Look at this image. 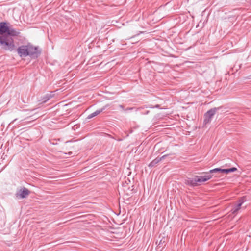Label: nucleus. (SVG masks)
I'll use <instances>...</instances> for the list:
<instances>
[{
  "mask_svg": "<svg viewBox=\"0 0 251 251\" xmlns=\"http://www.w3.org/2000/svg\"><path fill=\"white\" fill-rule=\"evenodd\" d=\"M0 46L1 49L12 51L15 47L14 40L11 37L2 36L0 37Z\"/></svg>",
  "mask_w": 251,
  "mask_h": 251,
  "instance_id": "1",
  "label": "nucleus"
},
{
  "mask_svg": "<svg viewBox=\"0 0 251 251\" xmlns=\"http://www.w3.org/2000/svg\"><path fill=\"white\" fill-rule=\"evenodd\" d=\"M30 194V191L25 187L19 190L16 193V197L18 199H24L26 198Z\"/></svg>",
  "mask_w": 251,
  "mask_h": 251,
  "instance_id": "8",
  "label": "nucleus"
},
{
  "mask_svg": "<svg viewBox=\"0 0 251 251\" xmlns=\"http://www.w3.org/2000/svg\"><path fill=\"white\" fill-rule=\"evenodd\" d=\"M237 170L236 167H232L228 169H221L220 168H216L212 170H210L209 172H207V174L209 173H225L228 174L231 172H234Z\"/></svg>",
  "mask_w": 251,
  "mask_h": 251,
  "instance_id": "4",
  "label": "nucleus"
},
{
  "mask_svg": "<svg viewBox=\"0 0 251 251\" xmlns=\"http://www.w3.org/2000/svg\"><path fill=\"white\" fill-rule=\"evenodd\" d=\"M107 106L106 105L105 106H103L102 108L100 109H98L97 110H96L95 112L90 114V115H89L88 116V117H87V119H90L97 115H98L99 114H100L101 112H102L103 110H104L107 107Z\"/></svg>",
  "mask_w": 251,
  "mask_h": 251,
  "instance_id": "11",
  "label": "nucleus"
},
{
  "mask_svg": "<svg viewBox=\"0 0 251 251\" xmlns=\"http://www.w3.org/2000/svg\"><path fill=\"white\" fill-rule=\"evenodd\" d=\"M166 155H163L161 157H157L153 160H152L149 165V167L151 168L154 166H155L157 163H158L162 159H164Z\"/></svg>",
  "mask_w": 251,
  "mask_h": 251,
  "instance_id": "13",
  "label": "nucleus"
},
{
  "mask_svg": "<svg viewBox=\"0 0 251 251\" xmlns=\"http://www.w3.org/2000/svg\"><path fill=\"white\" fill-rule=\"evenodd\" d=\"M52 97V96L50 94H47L44 98L42 99L43 102H45Z\"/></svg>",
  "mask_w": 251,
  "mask_h": 251,
  "instance_id": "14",
  "label": "nucleus"
},
{
  "mask_svg": "<svg viewBox=\"0 0 251 251\" xmlns=\"http://www.w3.org/2000/svg\"><path fill=\"white\" fill-rule=\"evenodd\" d=\"M219 109V108H213L207 111L204 115V124L206 125L210 123L212 118L215 114L216 111Z\"/></svg>",
  "mask_w": 251,
  "mask_h": 251,
  "instance_id": "3",
  "label": "nucleus"
},
{
  "mask_svg": "<svg viewBox=\"0 0 251 251\" xmlns=\"http://www.w3.org/2000/svg\"><path fill=\"white\" fill-rule=\"evenodd\" d=\"M185 183L191 187L197 186L195 176L193 178H188L185 179Z\"/></svg>",
  "mask_w": 251,
  "mask_h": 251,
  "instance_id": "12",
  "label": "nucleus"
},
{
  "mask_svg": "<svg viewBox=\"0 0 251 251\" xmlns=\"http://www.w3.org/2000/svg\"><path fill=\"white\" fill-rule=\"evenodd\" d=\"M18 54L21 57L28 56V44L19 46L17 50Z\"/></svg>",
  "mask_w": 251,
  "mask_h": 251,
  "instance_id": "6",
  "label": "nucleus"
},
{
  "mask_svg": "<svg viewBox=\"0 0 251 251\" xmlns=\"http://www.w3.org/2000/svg\"><path fill=\"white\" fill-rule=\"evenodd\" d=\"M9 23L5 22L0 23V37L2 36H6V34L8 30Z\"/></svg>",
  "mask_w": 251,
  "mask_h": 251,
  "instance_id": "9",
  "label": "nucleus"
},
{
  "mask_svg": "<svg viewBox=\"0 0 251 251\" xmlns=\"http://www.w3.org/2000/svg\"><path fill=\"white\" fill-rule=\"evenodd\" d=\"M119 107L121 108L122 109H124V106L122 105H119Z\"/></svg>",
  "mask_w": 251,
  "mask_h": 251,
  "instance_id": "16",
  "label": "nucleus"
},
{
  "mask_svg": "<svg viewBox=\"0 0 251 251\" xmlns=\"http://www.w3.org/2000/svg\"><path fill=\"white\" fill-rule=\"evenodd\" d=\"M17 119H15L13 121H12L10 124H9V126L13 123H14L15 122H16L17 121Z\"/></svg>",
  "mask_w": 251,
  "mask_h": 251,
  "instance_id": "15",
  "label": "nucleus"
},
{
  "mask_svg": "<svg viewBox=\"0 0 251 251\" xmlns=\"http://www.w3.org/2000/svg\"><path fill=\"white\" fill-rule=\"evenodd\" d=\"M28 56L32 59H36L41 54V50H38V47H34L33 45L28 44Z\"/></svg>",
  "mask_w": 251,
  "mask_h": 251,
  "instance_id": "2",
  "label": "nucleus"
},
{
  "mask_svg": "<svg viewBox=\"0 0 251 251\" xmlns=\"http://www.w3.org/2000/svg\"><path fill=\"white\" fill-rule=\"evenodd\" d=\"M246 201V199L245 197L240 198L238 201H237V203L235 204L231 211L233 214H236L239 210L241 208V206L243 204V203Z\"/></svg>",
  "mask_w": 251,
  "mask_h": 251,
  "instance_id": "7",
  "label": "nucleus"
},
{
  "mask_svg": "<svg viewBox=\"0 0 251 251\" xmlns=\"http://www.w3.org/2000/svg\"><path fill=\"white\" fill-rule=\"evenodd\" d=\"M20 34V32L19 31H17L14 28L10 27L9 26L8 31L6 34V36L8 37H13V36H17L19 35Z\"/></svg>",
  "mask_w": 251,
  "mask_h": 251,
  "instance_id": "10",
  "label": "nucleus"
},
{
  "mask_svg": "<svg viewBox=\"0 0 251 251\" xmlns=\"http://www.w3.org/2000/svg\"><path fill=\"white\" fill-rule=\"evenodd\" d=\"M207 173H205L206 175L205 176H195L197 186L201 185L202 183L206 182L212 178V175L211 174V173L207 174Z\"/></svg>",
  "mask_w": 251,
  "mask_h": 251,
  "instance_id": "5",
  "label": "nucleus"
}]
</instances>
